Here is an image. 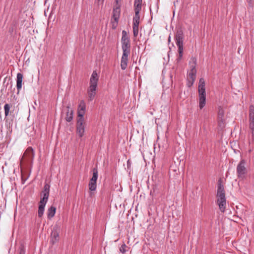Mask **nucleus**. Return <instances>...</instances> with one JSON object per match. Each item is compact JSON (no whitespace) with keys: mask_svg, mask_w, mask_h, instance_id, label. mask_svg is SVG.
Masks as SVG:
<instances>
[{"mask_svg":"<svg viewBox=\"0 0 254 254\" xmlns=\"http://www.w3.org/2000/svg\"><path fill=\"white\" fill-rule=\"evenodd\" d=\"M128 247L126 244H123L121 246L120 249V251L122 253H125L127 251Z\"/></svg>","mask_w":254,"mask_h":254,"instance_id":"23","label":"nucleus"},{"mask_svg":"<svg viewBox=\"0 0 254 254\" xmlns=\"http://www.w3.org/2000/svg\"><path fill=\"white\" fill-rule=\"evenodd\" d=\"M73 111L70 109V106L68 105L67 106V111L66 113V116L65 117V120L70 122L73 119Z\"/></svg>","mask_w":254,"mask_h":254,"instance_id":"15","label":"nucleus"},{"mask_svg":"<svg viewBox=\"0 0 254 254\" xmlns=\"http://www.w3.org/2000/svg\"><path fill=\"white\" fill-rule=\"evenodd\" d=\"M196 59L193 58L191 59V61L190 62V69L188 72L187 77V86L189 87H190L193 85L196 78Z\"/></svg>","mask_w":254,"mask_h":254,"instance_id":"6","label":"nucleus"},{"mask_svg":"<svg viewBox=\"0 0 254 254\" xmlns=\"http://www.w3.org/2000/svg\"><path fill=\"white\" fill-rule=\"evenodd\" d=\"M247 2L249 3V4L253 5L254 4V0H247Z\"/></svg>","mask_w":254,"mask_h":254,"instance_id":"27","label":"nucleus"},{"mask_svg":"<svg viewBox=\"0 0 254 254\" xmlns=\"http://www.w3.org/2000/svg\"><path fill=\"white\" fill-rule=\"evenodd\" d=\"M99 75L96 71H93L90 78L89 86L87 90L88 100L92 101L96 94Z\"/></svg>","mask_w":254,"mask_h":254,"instance_id":"2","label":"nucleus"},{"mask_svg":"<svg viewBox=\"0 0 254 254\" xmlns=\"http://www.w3.org/2000/svg\"><path fill=\"white\" fill-rule=\"evenodd\" d=\"M86 122L85 119H77L76 131L78 136L82 137L85 132Z\"/></svg>","mask_w":254,"mask_h":254,"instance_id":"8","label":"nucleus"},{"mask_svg":"<svg viewBox=\"0 0 254 254\" xmlns=\"http://www.w3.org/2000/svg\"><path fill=\"white\" fill-rule=\"evenodd\" d=\"M56 208L54 206H51L48 210L47 217L49 219L52 218L55 215Z\"/></svg>","mask_w":254,"mask_h":254,"instance_id":"17","label":"nucleus"},{"mask_svg":"<svg viewBox=\"0 0 254 254\" xmlns=\"http://www.w3.org/2000/svg\"><path fill=\"white\" fill-rule=\"evenodd\" d=\"M142 0H134V10H141L142 7Z\"/></svg>","mask_w":254,"mask_h":254,"instance_id":"18","label":"nucleus"},{"mask_svg":"<svg viewBox=\"0 0 254 254\" xmlns=\"http://www.w3.org/2000/svg\"><path fill=\"white\" fill-rule=\"evenodd\" d=\"M23 80V75L21 73L17 74L16 87L18 91L21 89Z\"/></svg>","mask_w":254,"mask_h":254,"instance_id":"16","label":"nucleus"},{"mask_svg":"<svg viewBox=\"0 0 254 254\" xmlns=\"http://www.w3.org/2000/svg\"><path fill=\"white\" fill-rule=\"evenodd\" d=\"M183 39L184 34L181 30H178L175 35V41L178 47L179 56L176 60L177 64L179 63L182 59L183 54Z\"/></svg>","mask_w":254,"mask_h":254,"instance_id":"5","label":"nucleus"},{"mask_svg":"<svg viewBox=\"0 0 254 254\" xmlns=\"http://www.w3.org/2000/svg\"><path fill=\"white\" fill-rule=\"evenodd\" d=\"M245 163L246 162L245 160H242L237 166V172L238 176L239 177H242L246 173V168L245 167Z\"/></svg>","mask_w":254,"mask_h":254,"instance_id":"12","label":"nucleus"},{"mask_svg":"<svg viewBox=\"0 0 254 254\" xmlns=\"http://www.w3.org/2000/svg\"><path fill=\"white\" fill-rule=\"evenodd\" d=\"M130 44L127 45H122V49L123 50V54H130Z\"/></svg>","mask_w":254,"mask_h":254,"instance_id":"19","label":"nucleus"},{"mask_svg":"<svg viewBox=\"0 0 254 254\" xmlns=\"http://www.w3.org/2000/svg\"><path fill=\"white\" fill-rule=\"evenodd\" d=\"M122 34L121 45L130 44V41L129 34L125 30H123Z\"/></svg>","mask_w":254,"mask_h":254,"instance_id":"13","label":"nucleus"},{"mask_svg":"<svg viewBox=\"0 0 254 254\" xmlns=\"http://www.w3.org/2000/svg\"><path fill=\"white\" fill-rule=\"evenodd\" d=\"M224 111L221 107L219 108L218 112V117H224Z\"/></svg>","mask_w":254,"mask_h":254,"instance_id":"24","label":"nucleus"},{"mask_svg":"<svg viewBox=\"0 0 254 254\" xmlns=\"http://www.w3.org/2000/svg\"><path fill=\"white\" fill-rule=\"evenodd\" d=\"M205 83L203 78H200L198 86V92L199 97V107L202 109L206 103Z\"/></svg>","mask_w":254,"mask_h":254,"instance_id":"4","label":"nucleus"},{"mask_svg":"<svg viewBox=\"0 0 254 254\" xmlns=\"http://www.w3.org/2000/svg\"><path fill=\"white\" fill-rule=\"evenodd\" d=\"M130 55L123 54L121 61V67L123 70H125L127 66L128 57Z\"/></svg>","mask_w":254,"mask_h":254,"instance_id":"14","label":"nucleus"},{"mask_svg":"<svg viewBox=\"0 0 254 254\" xmlns=\"http://www.w3.org/2000/svg\"><path fill=\"white\" fill-rule=\"evenodd\" d=\"M93 176L90 179L88 187L91 191H95L97 188V180L98 176V172L97 168H95L92 170Z\"/></svg>","mask_w":254,"mask_h":254,"instance_id":"9","label":"nucleus"},{"mask_svg":"<svg viewBox=\"0 0 254 254\" xmlns=\"http://www.w3.org/2000/svg\"><path fill=\"white\" fill-rule=\"evenodd\" d=\"M218 124L220 126H223L224 124V117H218L217 118Z\"/></svg>","mask_w":254,"mask_h":254,"instance_id":"26","label":"nucleus"},{"mask_svg":"<svg viewBox=\"0 0 254 254\" xmlns=\"http://www.w3.org/2000/svg\"><path fill=\"white\" fill-rule=\"evenodd\" d=\"M117 6L113 9L112 18L115 22H113V27L115 28L117 27V23L120 15V5L118 4V0H116Z\"/></svg>","mask_w":254,"mask_h":254,"instance_id":"10","label":"nucleus"},{"mask_svg":"<svg viewBox=\"0 0 254 254\" xmlns=\"http://www.w3.org/2000/svg\"><path fill=\"white\" fill-rule=\"evenodd\" d=\"M20 254H24V252H22V251L20 252Z\"/></svg>","mask_w":254,"mask_h":254,"instance_id":"29","label":"nucleus"},{"mask_svg":"<svg viewBox=\"0 0 254 254\" xmlns=\"http://www.w3.org/2000/svg\"><path fill=\"white\" fill-rule=\"evenodd\" d=\"M139 23L133 22V33L134 37H136L138 34V26Z\"/></svg>","mask_w":254,"mask_h":254,"instance_id":"20","label":"nucleus"},{"mask_svg":"<svg viewBox=\"0 0 254 254\" xmlns=\"http://www.w3.org/2000/svg\"><path fill=\"white\" fill-rule=\"evenodd\" d=\"M34 157V151L32 147H29L24 152L20 160V165H25L32 162Z\"/></svg>","mask_w":254,"mask_h":254,"instance_id":"7","label":"nucleus"},{"mask_svg":"<svg viewBox=\"0 0 254 254\" xmlns=\"http://www.w3.org/2000/svg\"><path fill=\"white\" fill-rule=\"evenodd\" d=\"M86 112V104L84 100L80 101L77 109V119H85L84 116Z\"/></svg>","mask_w":254,"mask_h":254,"instance_id":"11","label":"nucleus"},{"mask_svg":"<svg viewBox=\"0 0 254 254\" xmlns=\"http://www.w3.org/2000/svg\"><path fill=\"white\" fill-rule=\"evenodd\" d=\"M98 0V3L99 5V4H101V5L103 4L104 0Z\"/></svg>","mask_w":254,"mask_h":254,"instance_id":"28","label":"nucleus"},{"mask_svg":"<svg viewBox=\"0 0 254 254\" xmlns=\"http://www.w3.org/2000/svg\"><path fill=\"white\" fill-rule=\"evenodd\" d=\"M140 10H134L135 15L133 18V22L139 23V20H140L139 12H140Z\"/></svg>","mask_w":254,"mask_h":254,"instance_id":"21","label":"nucleus"},{"mask_svg":"<svg viewBox=\"0 0 254 254\" xmlns=\"http://www.w3.org/2000/svg\"><path fill=\"white\" fill-rule=\"evenodd\" d=\"M51 237L52 243L54 244L58 241L59 234L56 232H52Z\"/></svg>","mask_w":254,"mask_h":254,"instance_id":"22","label":"nucleus"},{"mask_svg":"<svg viewBox=\"0 0 254 254\" xmlns=\"http://www.w3.org/2000/svg\"><path fill=\"white\" fill-rule=\"evenodd\" d=\"M50 186L46 184L44 186V190L41 193V195L43 196L39 202L38 207V215L39 217H41L44 214L45 206L47 202L49 195Z\"/></svg>","mask_w":254,"mask_h":254,"instance_id":"3","label":"nucleus"},{"mask_svg":"<svg viewBox=\"0 0 254 254\" xmlns=\"http://www.w3.org/2000/svg\"><path fill=\"white\" fill-rule=\"evenodd\" d=\"M216 203L219 206V209L222 213H224L226 208V200L224 188L221 180H219L218 182Z\"/></svg>","mask_w":254,"mask_h":254,"instance_id":"1","label":"nucleus"},{"mask_svg":"<svg viewBox=\"0 0 254 254\" xmlns=\"http://www.w3.org/2000/svg\"><path fill=\"white\" fill-rule=\"evenodd\" d=\"M4 109L5 115L6 116H7L8 115L9 112V109H10L9 105L7 104H5L4 106Z\"/></svg>","mask_w":254,"mask_h":254,"instance_id":"25","label":"nucleus"}]
</instances>
